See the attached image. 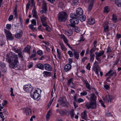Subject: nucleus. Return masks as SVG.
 <instances>
[{"mask_svg": "<svg viewBox=\"0 0 121 121\" xmlns=\"http://www.w3.org/2000/svg\"><path fill=\"white\" fill-rule=\"evenodd\" d=\"M24 113H26V115H29V113L31 114L32 113V111L31 109L30 108H26L23 109Z\"/></svg>", "mask_w": 121, "mask_h": 121, "instance_id": "2eb2a0df", "label": "nucleus"}, {"mask_svg": "<svg viewBox=\"0 0 121 121\" xmlns=\"http://www.w3.org/2000/svg\"><path fill=\"white\" fill-rule=\"evenodd\" d=\"M115 73L112 70H110L105 75V76H112Z\"/></svg>", "mask_w": 121, "mask_h": 121, "instance_id": "5701e85b", "label": "nucleus"}, {"mask_svg": "<svg viewBox=\"0 0 121 121\" xmlns=\"http://www.w3.org/2000/svg\"><path fill=\"white\" fill-rule=\"evenodd\" d=\"M11 27V25L10 24H7L6 25V28L7 29L10 30Z\"/></svg>", "mask_w": 121, "mask_h": 121, "instance_id": "09e8293b", "label": "nucleus"}, {"mask_svg": "<svg viewBox=\"0 0 121 121\" xmlns=\"http://www.w3.org/2000/svg\"><path fill=\"white\" fill-rule=\"evenodd\" d=\"M13 16L12 15H10L8 18V20L9 21H11L13 19Z\"/></svg>", "mask_w": 121, "mask_h": 121, "instance_id": "680f3d73", "label": "nucleus"}, {"mask_svg": "<svg viewBox=\"0 0 121 121\" xmlns=\"http://www.w3.org/2000/svg\"><path fill=\"white\" fill-rule=\"evenodd\" d=\"M74 56L75 58L78 60L79 57V53L77 52H74Z\"/></svg>", "mask_w": 121, "mask_h": 121, "instance_id": "72a5a7b5", "label": "nucleus"}, {"mask_svg": "<svg viewBox=\"0 0 121 121\" xmlns=\"http://www.w3.org/2000/svg\"><path fill=\"white\" fill-rule=\"evenodd\" d=\"M6 59L7 60H17L18 57L17 55L14 54L12 56L11 54H8L6 57Z\"/></svg>", "mask_w": 121, "mask_h": 121, "instance_id": "39448f33", "label": "nucleus"}, {"mask_svg": "<svg viewBox=\"0 0 121 121\" xmlns=\"http://www.w3.org/2000/svg\"><path fill=\"white\" fill-rule=\"evenodd\" d=\"M59 45L61 49L64 52L65 51L67 50V48L65 45L61 43H60Z\"/></svg>", "mask_w": 121, "mask_h": 121, "instance_id": "c85d7f7f", "label": "nucleus"}, {"mask_svg": "<svg viewBox=\"0 0 121 121\" xmlns=\"http://www.w3.org/2000/svg\"><path fill=\"white\" fill-rule=\"evenodd\" d=\"M93 5V2L92 3L89 5L88 7V12H90L91 9Z\"/></svg>", "mask_w": 121, "mask_h": 121, "instance_id": "c9c22d12", "label": "nucleus"}, {"mask_svg": "<svg viewBox=\"0 0 121 121\" xmlns=\"http://www.w3.org/2000/svg\"><path fill=\"white\" fill-rule=\"evenodd\" d=\"M112 19L114 22H116L117 21V16L115 14H113Z\"/></svg>", "mask_w": 121, "mask_h": 121, "instance_id": "2f4dec72", "label": "nucleus"}, {"mask_svg": "<svg viewBox=\"0 0 121 121\" xmlns=\"http://www.w3.org/2000/svg\"><path fill=\"white\" fill-rule=\"evenodd\" d=\"M44 68L47 71H51L52 70V68L51 66L48 64H45L43 65Z\"/></svg>", "mask_w": 121, "mask_h": 121, "instance_id": "4468645a", "label": "nucleus"}, {"mask_svg": "<svg viewBox=\"0 0 121 121\" xmlns=\"http://www.w3.org/2000/svg\"><path fill=\"white\" fill-rule=\"evenodd\" d=\"M0 67L2 72L4 73H5L7 71V69L5 63L1 62L0 63Z\"/></svg>", "mask_w": 121, "mask_h": 121, "instance_id": "ddd939ff", "label": "nucleus"}, {"mask_svg": "<svg viewBox=\"0 0 121 121\" xmlns=\"http://www.w3.org/2000/svg\"><path fill=\"white\" fill-rule=\"evenodd\" d=\"M39 91L41 92V90L39 88L37 89H33L30 93V96L32 98L35 100H38L39 99V95L38 92Z\"/></svg>", "mask_w": 121, "mask_h": 121, "instance_id": "7ed1b4c3", "label": "nucleus"}, {"mask_svg": "<svg viewBox=\"0 0 121 121\" xmlns=\"http://www.w3.org/2000/svg\"><path fill=\"white\" fill-rule=\"evenodd\" d=\"M40 18L43 25V26H46L47 25L46 21L47 18L44 16V15L43 14L40 17Z\"/></svg>", "mask_w": 121, "mask_h": 121, "instance_id": "9d476101", "label": "nucleus"}, {"mask_svg": "<svg viewBox=\"0 0 121 121\" xmlns=\"http://www.w3.org/2000/svg\"><path fill=\"white\" fill-rule=\"evenodd\" d=\"M86 20V17L84 15L80 17L79 20L81 22L84 21Z\"/></svg>", "mask_w": 121, "mask_h": 121, "instance_id": "f704fd0d", "label": "nucleus"}, {"mask_svg": "<svg viewBox=\"0 0 121 121\" xmlns=\"http://www.w3.org/2000/svg\"><path fill=\"white\" fill-rule=\"evenodd\" d=\"M104 87L107 90H108L109 88V86L107 85H105Z\"/></svg>", "mask_w": 121, "mask_h": 121, "instance_id": "774afa93", "label": "nucleus"}, {"mask_svg": "<svg viewBox=\"0 0 121 121\" xmlns=\"http://www.w3.org/2000/svg\"><path fill=\"white\" fill-rule=\"evenodd\" d=\"M115 3L118 7H121V0H115Z\"/></svg>", "mask_w": 121, "mask_h": 121, "instance_id": "7c9ffc66", "label": "nucleus"}, {"mask_svg": "<svg viewBox=\"0 0 121 121\" xmlns=\"http://www.w3.org/2000/svg\"><path fill=\"white\" fill-rule=\"evenodd\" d=\"M109 11L110 9L108 6H106L104 8V12L108 13L109 12Z\"/></svg>", "mask_w": 121, "mask_h": 121, "instance_id": "e433bc0d", "label": "nucleus"}, {"mask_svg": "<svg viewBox=\"0 0 121 121\" xmlns=\"http://www.w3.org/2000/svg\"><path fill=\"white\" fill-rule=\"evenodd\" d=\"M46 27V30L47 31H50L51 30V29L49 26H48L47 24V25L45 26Z\"/></svg>", "mask_w": 121, "mask_h": 121, "instance_id": "8fccbe9b", "label": "nucleus"}, {"mask_svg": "<svg viewBox=\"0 0 121 121\" xmlns=\"http://www.w3.org/2000/svg\"><path fill=\"white\" fill-rule=\"evenodd\" d=\"M44 74L43 76L45 77H47L50 76L51 75L52 73L50 72L44 71L43 73Z\"/></svg>", "mask_w": 121, "mask_h": 121, "instance_id": "4be33fe9", "label": "nucleus"}, {"mask_svg": "<svg viewBox=\"0 0 121 121\" xmlns=\"http://www.w3.org/2000/svg\"><path fill=\"white\" fill-rule=\"evenodd\" d=\"M32 15L35 18L37 19L38 18L36 11V10L35 8L33 9L32 10Z\"/></svg>", "mask_w": 121, "mask_h": 121, "instance_id": "6ab92c4d", "label": "nucleus"}, {"mask_svg": "<svg viewBox=\"0 0 121 121\" xmlns=\"http://www.w3.org/2000/svg\"><path fill=\"white\" fill-rule=\"evenodd\" d=\"M69 86L72 88H74L75 86V84H74L73 82H72L70 85Z\"/></svg>", "mask_w": 121, "mask_h": 121, "instance_id": "bf43d9fd", "label": "nucleus"}, {"mask_svg": "<svg viewBox=\"0 0 121 121\" xmlns=\"http://www.w3.org/2000/svg\"><path fill=\"white\" fill-rule=\"evenodd\" d=\"M99 69V67L94 66L93 67V70L94 71H95L98 70Z\"/></svg>", "mask_w": 121, "mask_h": 121, "instance_id": "5fc2aeb1", "label": "nucleus"}, {"mask_svg": "<svg viewBox=\"0 0 121 121\" xmlns=\"http://www.w3.org/2000/svg\"><path fill=\"white\" fill-rule=\"evenodd\" d=\"M112 50L111 48L109 47H108L107 49V52L108 53H110L112 51Z\"/></svg>", "mask_w": 121, "mask_h": 121, "instance_id": "13d9d810", "label": "nucleus"}, {"mask_svg": "<svg viewBox=\"0 0 121 121\" xmlns=\"http://www.w3.org/2000/svg\"><path fill=\"white\" fill-rule=\"evenodd\" d=\"M33 87L31 85L28 84L26 85H24L23 87V89L24 91L27 92H30L33 89Z\"/></svg>", "mask_w": 121, "mask_h": 121, "instance_id": "0eeeda50", "label": "nucleus"}, {"mask_svg": "<svg viewBox=\"0 0 121 121\" xmlns=\"http://www.w3.org/2000/svg\"><path fill=\"white\" fill-rule=\"evenodd\" d=\"M37 53L38 54L40 55H42L43 54V52L41 50H39L37 51Z\"/></svg>", "mask_w": 121, "mask_h": 121, "instance_id": "603ef678", "label": "nucleus"}, {"mask_svg": "<svg viewBox=\"0 0 121 121\" xmlns=\"http://www.w3.org/2000/svg\"><path fill=\"white\" fill-rule=\"evenodd\" d=\"M113 99L112 96L108 95L105 96L104 98V101L106 103L109 102H111Z\"/></svg>", "mask_w": 121, "mask_h": 121, "instance_id": "9b49d317", "label": "nucleus"}, {"mask_svg": "<svg viewBox=\"0 0 121 121\" xmlns=\"http://www.w3.org/2000/svg\"><path fill=\"white\" fill-rule=\"evenodd\" d=\"M52 111L51 110H49L47 112L46 116V120L47 121H48L51 115Z\"/></svg>", "mask_w": 121, "mask_h": 121, "instance_id": "cd10ccee", "label": "nucleus"}, {"mask_svg": "<svg viewBox=\"0 0 121 121\" xmlns=\"http://www.w3.org/2000/svg\"><path fill=\"white\" fill-rule=\"evenodd\" d=\"M87 94V93L86 91H83V92L80 93V95L81 96H84L86 95Z\"/></svg>", "mask_w": 121, "mask_h": 121, "instance_id": "6e6d98bb", "label": "nucleus"}, {"mask_svg": "<svg viewBox=\"0 0 121 121\" xmlns=\"http://www.w3.org/2000/svg\"><path fill=\"white\" fill-rule=\"evenodd\" d=\"M76 13L77 14L81 16L83 14V11L81 8H79L76 9Z\"/></svg>", "mask_w": 121, "mask_h": 121, "instance_id": "f3484780", "label": "nucleus"}, {"mask_svg": "<svg viewBox=\"0 0 121 121\" xmlns=\"http://www.w3.org/2000/svg\"><path fill=\"white\" fill-rule=\"evenodd\" d=\"M105 115L107 116H111L112 115L111 113L109 112L108 111H107L105 113Z\"/></svg>", "mask_w": 121, "mask_h": 121, "instance_id": "864d4df0", "label": "nucleus"}, {"mask_svg": "<svg viewBox=\"0 0 121 121\" xmlns=\"http://www.w3.org/2000/svg\"><path fill=\"white\" fill-rule=\"evenodd\" d=\"M31 48V47L29 46H28L27 47L24 48L23 50L24 52H27L29 55L30 54V49Z\"/></svg>", "mask_w": 121, "mask_h": 121, "instance_id": "bb28decb", "label": "nucleus"}, {"mask_svg": "<svg viewBox=\"0 0 121 121\" xmlns=\"http://www.w3.org/2000/svg\"><path fill=\"white\" fill-rule=\"evenodd\" d=\"M34 25H33L31 24L29 26V27L30 29L32 30L34 28Z\"/></svg>", "mask_w": 121, "mask_h": 121, "instance_id": "338daca9", "label": "nucleus"}, {"mask_svg": "<svg viewBox=\"0 0 121 121\" xmlns=\"http://www.w3.org/2000/svg\"><path fill=\"white\" fill-rule=\"evenodd\" d=\"M74 31L77 32H78L80 31V29L78 27H76L74 29Z\"/></svg>", "mask_w": 121, "mask_h": 121, "instance_id": "3c124183", "label": "nucleus"}, {"mask_svg": "<svg viewBox=\"0 0 121 121\" xmlns=\"http://www.w3.org/2000/svg\"><path fill=\"white\" fill-rule=\"evenodd\" d=\"M88 23L90 25H92L95 23L94 19L92 18H90L88 20Z\"/></svg>", "mask_w": 121, "mask_h": 121, "instance_id": "c756f323", "label": "nucleus"}, {"mask_svg": "<svg viewBox=\"0 0 121 121\" xmlns=\"http://www.w3.org/2000/svg\"><path fill=\"white\" fill-rule=\"evenodd\" d=\"M22 35V31H20L19 33H16L15 35V37L17 39H19L21 37Z\"/></svg>", "mask_w": 121, "mask_h": 121, "instance_id": "a878e982", "label": "nucleus"}, {"mask_svg": "<svg viewBox=\"0 0 121 121\" xmlns=\"http://www.w3.org/2000/svg\"><path fill=\"white\" fill-rule=\"evenodd\" d=\"M96 49V46H94L92 48L90 51V53H93L95 51Z\"/></svg>", "mask_w": 121, "mask_h": 121, "instance_id": "58836bf2", "label": "nucleus"}, {"mask_svg": "<svg viewBox=\"0 0 121 121\" xmlns=\"http://www.w3.org/2000/svg\"><path fill=\"white\" fill-rule=\"evenodd\" d=\"M70 17L72 18L70 20V21L71 24L68 25L69 28L70 29H73L71 27L74 28L75 27V24H78L79 22L78 19V16L75 14L71 13Z\"/></svg>", "mask_w": 121, "mask_h": 121, "instance_id": "f03ea898", "label": "nucleus"}, {"mask_svg": "<svg viewBox=\"0 0 121 121\" xmlns=\"http://www.w3.org/2000/svg\"><path fill=\"white\" fill-rule=\"evenodd\" d=\"M64 33L67 36H69L72 35L73 32L71 30H69L64 31Z\"/></svg>", "mask_w": 121, "mask_h": 121, "instance_id": "aec40b11", "label": "nucleus"}, {"mask_svg": "<svg viewBox=\"0 0 121 121\" xmlns=\"http://www.w3.org/2000/svg\"><path fill=\"white\" fill-rule=\"evenodd\" d=\"M86 110H85L84 111L83 113H82L81 115V117L82 118L85 120L86 119Z\"/></svg>", "mask_w": 121, "mask_h": 121, "instance_id": "393cba45", "label": "nucleus"}, {"mask_svg": "<svg viewBox=\"0 0 121 121\" xmlns=\"http://www.w3.org/2000/svg\"><path fill=\"white\" fill-rule=\"evenodd\" d=\"M95 58V56L93 53L90 54V59L91 60H93Z\"/></svg>", "mask_w": 121, "mask_h": 121, "instance_id": "a18cd8bd", "label": "nucleus"}, {"mask_svg": "<svg viewBox=\"0 0 121 121\" xmlns=\"http://www.w3.org/2000/svg\"><path fill=\"white\" fill-rule=\"evenodd\" d=\"M86 86L87 88L89 89H90V87L89 84L87 83H86Z\"/></svg>", "mask_w": 121, "mask_h": 121, "instance_id": "e2e57ef3", "label": "nucleus"}, {"mask_svg": "<svg viewBox=\"0 0 121 121\" xmlns=\"http://www.w3.org/2000/svg\"><path fill=\"white\" fill-rule=\"evenodd\" d=\"M36 54V52L35 50H33L32 53L30 57V58H32L35 57V56Z\"/></svg>", "mask_w": 121, "mask_h": 121, "instance_id": "ea45409f", "label": "nucleus"}, {"mask_svg": "<svg viewBox=\"0 0 121 121\" xmlns=\"http://www.w3.org/2000/svg\"><path fill=\"white\" fill-rule=\"evenodd\" d=\"M71 68V66L70 64H67L64 67V71L67 72L69 71Z\"/></svg>", "mask_w": 121, "mask_h": 121, "instance_id": "a211bd4d", "label": "nucleus"}, {"mask_svg": "<svg viewBox=\"0 0 121 121\" xmlns=\"http://www.w3.org/2000/svg\"><path fill=\"white\" fill-rule=\"evenodd\" d=\"M60 37L63 40L65 44L68 42L67 39L64 35H60Z\"/></svg>", "mask_w": 121, "mask_h": 121, "instance_id": "b1692460", "label": "nucleus"}, {"mask_svg": "<svg viewBox=\"0 0 121 121\" xmlns=\"http://www.w3.org/2000/svg\"><path fill=\"white\" fill-rule=\"evenodd\" d=\"M18 61H8L9 66L11 68L14 69L17 67Z\"/></svg>", "mask_w": 121, "mask_h": 121, "instance_id": "6e6552de", "label": "nucleus"}, {"mask_svg": "<svg viewBox=\"0 0 121 121\" xmlns=\"http://www.w3.org/2000/svg\"><path fill=\"white\" fill-rule=\"evenodd\" d=\"M13 14L14 16L16 18H17V10L15 9L13 11Z\"/></svg>", "mask_w": 121, "mask_h": 121, "instance_id": "37998d69", "label": "nucleus"}, {"mask_svg": "<svg viewBox=\"0 0 121 121\" xmlns=\"http://www.w3.org/2000/svg\"><path fill=\"white\" fill-rule=\"evenodd\" d=\"M67 14L64 11L60 12L58 15L59 20L60 22H64L67 19Z\"/></svg>", "mask_w": 121, "mask_h": 121, "instance_id": "20e7f679", "label": "nucleus"}, {"mask_svg": "<svg viewBox=\"0 0 121 121\" xmlns=\"http://www.w3.org/2000/svg\"><path fill=\"white\" fill-rule=\"evenodd\" d=\"M4 31L6 35L7 39L9 40H13V38L11 32L9 30H7L6 29H4Z\"/></svg>", "mask_w": 121, "mask_h": 121, "instance_id": "423d86ee", "label": "nucleus"}, {"mask_svg": "<svg viewBox=\"0 0 121 121\" xmlns=\"http://www.w3.org/2000/svg\"><path fill=\"white\" fill-rule=\"evenodd\" d=\"M70 114L72 118H73L74 117V110L73 109H72L70 112Z\"/></svg>", "mask_w": 121, "mask_h": 121, "instance_id": "a19ab883", "label": "nucleus"}, {"mask_svg": "<svg viewBox=\"0 0 121 121\" xmlns=\"http://www.w3.org/2000/svg\"><path fill=\"white\" fill-rule=\"evenodd\" d=\"M31 24L33 25H35L36 24V21L35 19H33L31 21Z\"/></svg>", "mask_w": 121, "mask_h": 121, "instance_id": "49530a36", "label": "nucleus"}, {"mask_svg": "<svg viewBox=\"0 0 121 121\" xmlns=\"http://www.w3.org/2000/svg\"><path fill=\"white\" fill-rule=\"evenodd\" d=\"M108 22L106 21L103 24V26L104 28V30L105 32H107L108 31Z\"/></svg>", "mask_w": 121, "mask_h": 121, "instance_id": "dca6fc26", "label": "nucleus"}, {"mask_svg": "<svg viewBox=\"0 0 121 121\" xmlns=\"http://www.w3.org/2000/svg\"><path fill=\"white\" fill-rule=\"evenodd\" d=\"M90 63H88V64L87 65V66H86V68L89 70H90V68H91V67L90 66Z\"/></svg>", "mask_w": 121, "mask_h": 121, "instance_id": "69168bd1", "label": "nucleus"}, {"mask_svg": "<svg viewBox=\"0 0 121 121\" xmlns=\"http://www.w3.org/2000/svg\"><path fill=\"white\" fill-rule=\"evenodd\" d=\"M18 53L19 57L22 58V52L21 51H20Z\"/></svg>", "mask_w": 121, "mask_h": 121, "instance_id": "052dcab7", "label": "nucleus"}, {"mask_svg": "<svg viewBox=\"0 0 121 121\" xmlns=\"http://www.w3.org/2000/svg\"><path fill=\"white\" fill-rule=\"evenodd\" d=\"M77 101L78 102L80 103L81 102H83L84 101V100L80 98L78 99Z\"/></svg>", "mask_w": 121, "mask_h": 121, "instance_id": "4d7b16f0", "label": "nucleus"}, {"mask_svg": "<svg viewBox=\"0 0 121 121\" xmlns=\"http://www.w3.org/2000/svg\"><path fill=\"white\" fill-rule=\"evenodd\" d=\"M66 99L64 98H60L58 100L60 105L62 106H65L66 104Z\"/></svg>", "mask_w": 121, "mask_h": 121, "instance_id": "f8f14e48", "label": "nucleus"}, {"mask_svg": "<svg viewBox=\"0 0 121 121\" xmlns=\"http://www.w3.org/2000/svg\"><path fill=\"white\" fill-rule=\"evenodd\" d=\"M73 80V78H71L69 79L68 81V84L69 85L71 84L72 82V81Z\"/></svg>", "mask_w": 121, "mask_h": 121, "instance_id": "de8ad7c7", "label": "nucleus"}, {"mask_svg": "<svg viewBox=\"0 0 121 121\" xmlns=\"http://www.w3.org/2000/svg\"><path fill=\"white\" fill-rule=\"evenodd\" d=\"M104 51L103 50L100 51L99 52H96L95 53L96 55V58L97 57H99L103 55L104 53Z\"/></svg>", "mask_w": 121, "mask_h": 121, "instance_id": "412c9836", "label": "nucleus"}, {"mask_svg": "<svg viewBox=\"0 0 121 121\" xmlns=\"http://www.w3.org/2000/svg\"><path fill=\"white\" fill-rule=\"evenodd\" d=\"M36 66L38 68L41 69H43L44 68L43 65L40 63L37 64Z\"/></svg>", "mask_w": 121, "mask_h": 121, "instance_id": "473e14b6", "label": "nucleus"}, {"mask_svg": "<svg viewBox=\"0 0 121 121\" xmlns=\"http://www.w3.org/2000/svg\"><path fill=\"white\" fill-rule=\"evenodd\" d=\"M78 0H73L72 2V4L73 5H76L78 3Z\"/></svg>", "mask_w": 121, "mask_h": 121, "instance_id": "4c0bfd02", "label": "nucleus"}, {"mask_svg": "<svg viewBox=\"0 0 121 121\" xmlns=\"http://www.w3.org/2000/svg\"><path fill=\"white\" fill-rule=\"evenodd\" d=\"M42 2L43 4L42 7V10L40 11V12L42 13H45L47 10V3L44 0L42 1Z\"/></svg>", "mask_w": 121, "mask_h": 121, "instance_id": "1a4fd4ad", "label": "nucleus"}, {"mask_svg": "<svg viewBox=\"0 0 121 121\" xmlns=\"http://www.w3.org/2000/svg\"><path fill=\"white\" fill-rule=\"evenodd\" d=\"M68 53L70 57H72L73 56V54L72 52L71 51H68Z\"/></svg>", "mask_w": 121, "mask_h": 121, "instance_id": "c03bdc74", "label": "nucleus"}, {"mask_svg": "<svg viewBox=\"0 0 121 121\" xmlns=\"http://www.w3.org/2000/svg\"><path fill=\"white\" fill-rule=\"evenodd\" d=\"M91 96V101L87 102L85 105L86 108L87 109H94L96 108V104L95 102V99L96 97L95 94L91 93L88 95Z\"/></svg>", "mask_w": 121, "mask_h": 121, "instance_id": "f257e3e1", "label": "nucleus"}, {"mask_svg": "<svg viewBox=\"0 0 121 121\" xmlns=\"http://www.w3.org/2000/svg\"><path fill=\"white\" fill-rule=\"evenodd\" d=\"M56 51L57 54V56L59 57L61 55V53L60 50L57 49Z\"/></svg>", "mask_w": 121, "mask_h": 121, "instance_id": "79ce46f5", "label": "nucleus"}, {"mask_svg": "<svg viewBox=\"0 0 121 121\" xmlns=\"http://www.w3.org/2000/svg\"><path fill=\"white\" fill-rule=\"evenodd\" d=\"M85 52L84 50H82L80 53V55L81 56H83Z\"/></svg>", "mask_w": 121, "mask_h": 121, "instance_id": "0e129e2a", "label": "nucleus"}]
</instances>
